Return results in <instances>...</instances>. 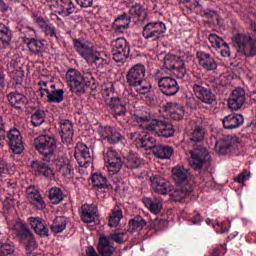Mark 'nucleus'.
Segmentation results:
<instances>
[{"mask_svg":"<svg viewBox=\"0 0 256 256\" xmlns=\"http://www.w3.org/2000/svg\"><path fill=\"white\" fill-rule=\"evenodd\" d=\"M13 39V32L9 26L0 23V49H7L11 45Z\"/></svg>","mask_w":256,"mask_h":256,"instance_id":"34","label":"nucleus"},{"mask_svg":"<svg viewBox=\"0 0 256 256\" xmlns=\"http://www.w3.org/2000/svg\"><path fill=\"white\" fill-rule=\"evenodd\" d=\"M196 57L199 65H201L203 69H206V71H215V69H217V62L215 61V58L211 56V54L198 51L196 53Z\"/></svg>","mask_w":256,"mask_h":256,"instance_id":"21","label":"nucleus"},{"mask_svg":"<svg viewBox=\"0 0 256 256\" xmlns=\"http://www.w3.org/2000/svg\"><path fill=\"white\" fill-rule=\"evenodd\" d=\"M43 32L45 33L46 37H49V39H57V30L53 24H48Z\"/></svg>","mask_w":256,"mask_h":256,"instance_id":"61","label":"nucleus"},{"mask_svg":"<svg viewBox=\"0 0 256 256\" xmlns=\"http://www.w3.org/2000/svg\"><path fill=\"white\" fill-rule=\"evenodd\" d=\"M189 59H186L188 61ZM171 73L175 75L178 79H182V81H189L190 76L187 73V69H185V60L179 62L178 66L172 69Z\"/></svg>","mask_w":256,"mask_h":256,"instance_id":"42","label":"nucleus"},{"mask_svg":"<svg viewBox=\"0 0 256 256\" xmlns=\"http://www.w3.org/2000/svg\"><path fill=\"white\" fill-rule=\"evenodd\" d=\"M192 191L193 186L191 185L177 186V188L170 193V197L173 199V201L181 203L186 197H188V195L192 193Z\"/></svg>","mask_w":256,"mask_h":256,"instance_id":"31","label":"nucleus"},{"mask_svg":"<svg viewBox=\"0 0 256 256\" xmlns=\"http://www.w3.org/2000/svg\"><path fill=\"white\" fill-rule=\"evenodd\" d=\"M118 157H119V154L117 153V151L113 150V148H109L106 154L104 155V161L105 163H107L108 161L112 159H116Z\"/></svg>","mask_w":256,"mask_h":256,"instance_id":"64","label":"nucleus"},{"mask_svg":"<svg viewBox=\"0 0 256 256\" xmlns=\"http://www.w3.org/2000/svg\"><path fill=\"white\" fill-rule=\"evenodd\" d=\"M74 157L77 159L80 167L87 168L91 165V152L89 151V147L84 143L78 142L76 144Z\"/></svg>","mask_w":256,"mask_h":256,"instance_id":"15","label":"nucleus"},{"mask_svg":"<svg viewBox=\"0 0 256 256\" xmlns=\"http://www.w3.org/2000/svg\"><path fill=\"white\" fill-rule=\"evenodd\" d=\"M166 29L163 22H149L144 26L142 35L147 41H159Z\"/></svg>","mask_w":256,"mask_h":256,"instance_id":"11","label":"nucleus"},{"mask_svg":"<svg viewBox=\"0 0 256 256\" xmlns=\"http://www.w3.org/2000/svg\"><path fill=\"white\" fill-rule=\"evenodd\" d=\"M5 139H7V131L5 130V124H3V119L0 118V149L5 147Z\"/></svg>","mask_w":256,"mask_h":256,"instance_id":"63","label":"nucleus"},{"mask_svg":"<svg viewBox=\"0 0 256 256\" xmlns=\"http://www.w3.org/2000/svg\"><path fill=\"white\" fill-rule=\"evenodd\" d=\"M31 123L34 127H41L45 123V111L36 110L31 116Z\"/></svg>","mask_w":256,"mask_h":256,"instance_id":"49","label":"nucleus"},{"mask_svg":"<svg viewBox=\"0 0 256 256\" xmlns=\"http://www.w3.org/2000/svg\"><path fill=\"white\" fill-rule=\"evenodd\" d=\"M158 83V89L162 95H166V97H175L177 93H179V83L177 80L173 78V76H162L156 78Z\"/></svg>","mask_w":256,"mask_h":256,"instance_id":"9","label":"nucleus"},{"mask_svg":"<svg viewBox=\"0 0 256 256\" xmlns=\"http://www.w3.org/2000/svg\"><path fill=\"white\" fill-rule=\"evenodd\" d=\"M193 93L200 101V103H204L205 105H215L217 103V96L213 93V90L208 86H205V83L198 79L194 81L192 86Z\"/></svg>","mask_w":256,"mask_h":256,"instance_id":"4","label":"nucleus"},{"mask_svg":"<svg viewBox=\"0 0 256 256\" xmlns=\"http://www.w3.org/2000/svg\"><path fill=\"white\" fill-rule=\"evenodd\" d=\"M74 47L77 53H79L83 57V59L87 61V63L92 61L93 56L97 53V51H95L94 49L95 46H93V43L89 41L75 39Z\"/></svg>","mask_w":256,"mask_h":256,"instance_id":"13","label":"nucleus"},{"mask_svg":"<svg viewBox=\"0 0 256 256\" xmlns=\"http://www.w3.org/2000/svg\"><path fill=\"white\" fill-rule=\"evenodd\" d=\"M148 227L150 229H154L155 231H161V229H165L167 227V220L155 218L151 220Z\"/></svg>","mask_w":256,"mask_h":256,"instance_id":"55","label":"nucleus"},{"mask_svg":"<svg viewBox=\"0 0 256 256\" xmlns=\"http://www.w3.org/2000/svg\"><path fill=\"white\" fill-rule=\"evenodd\" d=\"M66 81L72 91L77 95H83L85 93V83H83V75L77 69H69L66 72Z\"/></svg>","mask_w":256,"mask_h":256,"instance_id":"10","label":"nucleus"},{"mask_svg":"<svg viewBox=\"0 0 256 256\" xmlns=\"http://www.w3.org/2000/svg\"><path fill=\"white\" fill-rule=\"evenodd\" d=\"M201 15L205 18L208 19L210 23H219L221 17L215 10L211 9H205L201 11Z\"/></svg>","mask_w":256,"mask_h":256,"instance_id":"51","label":"nucleus"},{"mask_svg":"<svg viewBox=\"0 0 256 256\" xmlns=\"http://www.w3.org/2000/svg\"><path fill=\"white\" fill-rule=\"evenodd\" d=\"M30 169L34 175H42L43 177H51L53 169L41 160H33L30 163Z\"/></svg>","mask_w":256,"mask_h":256,"instance_id":"23","label":"nucleus"},{"mask_svg":"<svg viewBox=\"0 0 256 256\" xmlns=\"http://www.w3.org/2000/svg\"><path fill=\"white\" fill-rule=\"evenodd\" d=\"M82 83L86 86L85 93L87 92V88L91 89V91H97V87H99L93 73L89 70H86L82 75Z\"/></svg>","mask_w":256,"mask_h":256,"instance_id":"38","label":"nucleus"},{"mask_svg":"<svg viewBox=\"0 0 256 256\" xmlns=\"http://www.w3.org/2000/svg\"><path fill=\"white\" fill-rule=\"evenodd\" d=\"M126 166L128 169H138L141 166V158L135 153H130L126 157Z\"/></svg>","mask_w":256,"mask_h":256,"instance_id":"48","label":"nucleus"},{"mask_svg":"<svg viewBox=\"0 0 256 256\" xmlns=\"http://www.w3.org/2000/svg\"><path fill=\"white\" fill-rule=\"evenodd\" d=\"M55 9L58 15H64V17H69V15L75 13L76 7L71 0H57Z\"/></svg>","mask_w":256,"mask_h":256,"instance_id":"27","label":"nucleus"},{"mask_svg":"<svg viewBox=\"0 0 256 256\" xmlns=\"http://www.w3.org/2000/svg\"><path fill=\"white\" fill-rule=\"evenodd\" d=\"M164 111L170 114L171 119L174 121H181L185 117V108L183 106L175 103V102H168L164 106Z\"/></svg>","mask_w":256,"mask_h":256,"instance_id":"24","label":"nucleus"},{"mask_svg":"<svg viewBox=\"0 0 256 256\" xmlns=\"http://www.w3.org/2000/svg\"><path fill=\"white\" fill-rule=\"evenodd\" d=\"M28 201L32 205H36L38 209H45V202L43 201V197L39 192L33 194L31 197L28 198Z\"/></svg>","mask_w":256,"mask_h":256,"instance_id":"54","label":"nucleus"},{"mask_svg":"<svg viewBox=\"0 0 256 256\" xmlns=\"http://www.w3.org/2000/svg\"><path fill=\"white\" fill-rule=\"evenodd\" d=\"M61 139L64 145H71L75 130L73 129V122L71 120H60Z\"/></svg>","mask_w":256,"mask_h":256,"instance_id":"16","label":"nucleus"},{"mask_svg":"<svg viewBox=\"0 0 256 256\" xmlns=\"http://www.w3.org/2000/svg\"><path fill=\"white\" fill-rule=\"evenodd\" d=\"M233 146V136H224L216 141L215 151L219 155H227Z\"/></svg>","mask_w":256,"mask_h":256,"instance_id":"29","label":"nucleus"},{"mask_svg":"<svg viewBox=\"0 0 256 256\" xmlns=\"http://www.w3.org/2000/svg\"><path fill=\"white\" fill-rule=\"evenodd\" d=\"M135 120L137 123H141L143 128L145 129V125H149V123H153V121H157L149 112H137L134 114Z\"/></svg>","mask_w":256,"mask_h":256,"instance_id":"45","label":"nucleus"},{"mask_svg":"<svg viewBox=\"0 0 256 256\" xmlns=\"http://www.w3.org/2000/svg\"><path fill=\"white\" fill-rule=\"evenodd\" d=\"M123 139H125V137H123V135H121V133L117 131V129L112 128L106 141L110 145H117V143H120V141H123Z\"/></svg>","mask_w":256,"mask_h":256,"instance_id":"52","label":"nucleus"},{"mask_svg":"<svg viewBox=\"0 0 256 256\" xmlns=\"http://www.w3.org/2000/svg\"><path fill=\"white\" fill-rule=\"evenodd\" d=\"M147 225V221L141 216H135L128 223V231L130 233H135V231H142L143 227Z\"/></svg>","mask_w":256,"mask_h":256,"instance_id":"40","label":"nucleus"},{"mask_svg":"<svg viewBox=\"0 0 256 256\" xmlns=\"http://www.w3.org/2000/svg\"><path fill=\"white\" fill-rule=\"evenodd\" d=\"M180 3L184 5L188 11H193L199 7V0H180Z\"/></svg>","mask_w":256,"mask_h":256,"instance_id":"62","label":"nucleus"},{"mask_svg":"<svg viewBox=\"0 0 256 256\" xmlns=\"http://www.w3.org/2000/svg\"><path fill=\"white\" fill-rule=\"evenodd\" d=\"M129 25H131V17L127 15V13H123L118 16L113 23V28L118 33H123L125 30L129 29Z\"/></svg>","mask_w":256,"mask_h":256,"instance_id":"36","label":"nucleus"},{"mask_svg":"<svg viewBox=\"0 0 256 256\" xmlns=\"http://www.w3.org/2000/svg\"><path fill=\"white\" fill-rule=\"evenodd\" d=\"M56 171L61 173L63 177L73 175V163L71 160H69V158L62 156L56 161Z\"/></svg>","mask_w":256,"mask_h":256,"instance_id":"28","label":"nucleus"},{"mask_svg":"<svg viewBox=\"0 0 256 256\" xmlns=\"http://www.w3.org/2000/svg\"><path fill=\"white\" fill-rule=\"evenodd\" d=\"M245 101H247L245 89L241 87L235 88L228 99V107L232 111H239L245 105Z\"/></svg>","mask_w":256,"mask_h":256,"instance_id":"14","label":"nucleus"},{"mask_svg":"<svg viewBox=\"0 0 256 256\" xmlns=\"http://www.w3.org/2000/svg\"><path fill=\"white\" fill-rule=\"evenodd\" d=\"M88 63H95L97 69H103V67H107V65H109V60L107 58L99 56V53L96 52L92 56V60H90Z\"/></svg>","mask_w":256,"mask_h":256,"instance_id":"53","label":"nucleus"},{"mask_svg":"<svg viewBox=\"0 0 256 256\" xmlns=\"http://www.w3.org/2000/svg\"><path fill=\"white\" fill-rule=\"evenodd\" d=\"M28 221L36 235H39L40 237H49V228H47V224L43 221V218L30 217Z\"/></svg>","mask_w":256,"mask_h":256,"instance_id":"22","label":"nucleus"},{"mask_svg":"<svg viewBox=\"0 0 256 256\" xmlns=\"http://www.w3.org/2000/svg\"><path fill=\"white\" fill-rule=\"evenodd\" d=\"M111 131H113V127L111 126H100L98 128V134L103 140H107L109 138Z\"/></svg>","mask_w":256,"mask_h":256,"instance_id":"60","label":"nucleus"},{"mask_svg":"<svg viewBox=\"0 0 256 256\" xmlns=\"http://www.w3.org/2000/svg\"><path fill=\"white\" fill-rule=\"evenodd\" d=\"M81 211V220L84 223H93L97 219V207L95 205L84 204Z\"/></svg>","mask_w":256,"mask_h":256,"instance_id":"32","label":"nucleus"},{"mask_svg":"<svg viewBox=\"0 0 256 256\" xmlns=\"http://www.w3.org/2000/svg\"><path fill=\"white\" fill-rule=\"evenodd\" d=\"M128 16L130 17V20L134 19V21H139L141 17L143 20L147 17V10H145L141 4H136L130 8Z\"/></svg>","mask_w":256,"mask_h":256,"instance_id":"39","label":"nucleus"},{"mask_svg":"<svg viewBox=\"0 0 256 256\" xmlns=\"http://www.w3.org/2000/svg\"><path fill=\"white\" fill-rule=\"evenodd\" d=\"M141 147H145L147 151H152V153L155 151V148L157 147V140L154 137H151L149 135H146L140 139Z\"/></svg>","mask_w":256,"mask_h":256,"instance_id":"47","label":"nucleus"},{"mask_svg":"<svg viewBox=\"0 0 256 256\" xmlns=\"http://www.w3.org/2000/svg\"><path fill=\"white\" fill-rule=\"evenodd\" d=\"M8 139V145L15 155H21L25 151V146L23 145V136L17 128H12L6 133Z\"/></svg>","mask_w":256,"mask_h":256,"instance_id":"12","label":"nucleus"},{"mask_svg":"<svg viewBox=\"0 0 256 256\" xmlns=\"http://www.w3.org/2000/svg\"><path fill=\"white\" fill-rule=\"evenodd\" d=\"M121 219H123V210L119 207H115L109 216L108 225L109 227H117Z\"/></svg>","mask_w":256,"mask_h":256,"instance_id":"44","label":"nucleus"},{"mask_svg":"<svg viewBox=\"0 0 256 256\" xmlns=\"http://www.w3.org/2000/svg\"><path fill=\"white\" fill-rule=\"evenodd\" d=\"M67 228V218L65 216H57L50 226L53 233H63Z\"/></svg>","mask_w":256,"mask_h":256,"instance_id":"41","label":"nucleus"},{"mask_svg":"<svg viewBox=\"0 0 256 256\" xmlns=\"http://www.w3.org/2000/svg\"><path fill=\"white\" fill-rule=\"evenodd\" d=\"M16 239L21 245H24L26 251L29 249H35L37 247V241H35V235L29 229V226L23 222H18L15 226Z\"/></svg>","mask_w":256,"mask_h":256,"instance_id":"5","label":"nucleus"},{"mask_svg":"<svg viewBox=\"0 0 256 256\" xmlns=\"http://www.w3.org/2000/svg\"><path fill=\"white\" fill-rule=\"evenodd\" d=\"M144 128L146 131L155 133L158 137H165L166 139L175 135V128H173V124L165 120L156 119L152 121V123L146 124Z\"/></svg>","mask_w":256,"mask_h":256,"instance_id":"6","label":"nucleus"},{"mask_svg":"<svg viewBox=\"0 0 256 256\" xmlns=\"http://www.w3.org/2000/svg\"><path fill=\"white\" fill-rule=\"evenodd\" d=\"M208 40L214 49H221V43H223V38L219 37L217 34H210Z\"/></svg>","mask_w":256,"mask_h":256,"instance_id":"57","label":"nucleus"},{"mask_svg":"<svg viewBox=\"0 0 256 256\" xmlns=\"http://www.w3.org/2000/svg\"><path fill=\"white\" fill-rule=\"evenodd\" d=\"M191 54L189 52L184 53L180 56L175 54H166L163 58L164 69L167 71H173L174 68L179 67V62L186 59H191Z\"/></svg>","mask_w":256,"mask_h":256,"instance_id":"18","label":"nucleus"},{"mask_svg":"<svg viewBox=\"0 0 256 256\" xmlns=\"http://www.w3.org/2000/svg\"><path fill=\"white\" fill-rule=\"evenodd\" d=\"M108 169L110 172L119 173L121 171V167H123V161L121 160V157L113 158L112 160H108Z\"/></svg>","mask_w":256,"mask_h":256,"instance_id":"50","label":"nucleus"},{"mask_svg":"<svg viewBox=\"0 0 256 256\" xmlns=\"http://www.w3.org/2000/svg\"><path fill=\"white\" fill-rule=\"evenodd\" d=\"M147 69L142 63L135 64L126 73V83L140 95H147L151 91L150 84H146Z\"/></svg>","mask_w":256,"mask_h":256,"instance_id":"2","label":"nucleus"},{"mask_svg":"<svg viewBox=\"0 0 256 256\" xmlns=\"http://www.w3.org/2000/svg\"><path fill=\"white\" fill-rule=\"evenodd\" d=\"M190 143L195 147V151H191V157L189 163L194 171H201L203 166L209 165L211 156L207 148H204L201 144L205 139V128L197 124H193V127L188 132Z\"/></svg>","mask_w":256,"mask_h":256,"instance_id":"1","label":"nucleus"},{"mask_svg":"<svg viewBox=\"0 0 256 256\" xmlns=\"http://www.w3.org/2000/svg\"><path fill=\"white\" fill-rule=\"evenodd\" d=\"M34 147L42 157V161L51 163L55 161L57 151V138L47 134L39 135L34 139Z\"/></svg>","mask_w":256,"mask_h":256,"instance_id":"3","label":"nucleus"},{"mask_svg":"<svg viewBox=\"0 0 256 256\" xmlns=\"http://www.w3.org/2000/svg\"><path fill=\"white\" fill-rule=\"evenodd\" d=\"M48 197L51 201V203H53V205H59V203H61V201H63V190H61V188H51L49 190V194Z\"/></svg>","mask_w":256,"mask_h":256,"instance_id":"46","label":"nucleus"},{"mask_svg":"<svg viewBox=\"0 0 256 256\" xmlns=\"http://www.w3.org/2000/svg\"><path fill=\"white\" fill-rule=\"evenodd\" d=\"M131 46L125 38H117L112 48V59L116 63L123 65L129 58Z\"/></svg>","mask_w":256,"mask_h":256,"instance_id":"8","label":"nucleus"},{"mask_svg":"<svg viewBox=\"0 0 256 256\" xmlns=\"http://www.w3.org/2000/svg\"><path fill=\"white\" fill-rule=\"evenodd\" d=\"M152 153L157 159H171L173 153H175V149L169 145L157 144V147L154 148Z\"/></svg>","mask_w":256,"mask_h":256,"instance_id":"33","label":"nucleus"},{"mask_svg":"<svg viewBox=\"0 0 256 256\" xmlns=\"http://www.w3.org/2000/svg\"><path fill=\"white\" fill-rule=\"evenodd\" d=\"M92 185L97 191L109 187L107 184V177L103 176L101 173H94L92 175Z\"/></svg>","mask_w":256,"mask_h":256,"instance_id":"43","label":"nucleus"},{"mask_svg":"<svg viewBox=\"0 0 256 256\" xmlns=\"http://www.w3.org/2000/svg\"><path fill=\"white\" fill-rule=\"evenodd\" d=\"M107 105L120 125L129 123V119H127V104L123 99L111 97Z\"/></svg>","mask_w":256,"mask_h":256,"instance_id":"7","label":"nucleus"},{"mask_svg":"<svg viewBox=\"0 0 256 256\" xmlns=\"http://www.w3.org/2000/svg\"><path fill=\"white\" fill-rule=\"evenodd\" d=\"M152 188L159 195H167L171 192V183L161 176H154L150 178Z\"/></svg>","mask_w":256,"mask_h":256,"instance_id":"20","label":"nucleus"},{"mask_svg":"<svg viewBox=\"0 0 256 256\" xmlns=\"http://www.w3.org/2000/svg\"><path fill=\"white\" fill-rule=\"evenodd\" d=\"M44 91H46L48 103H63V99H65L64 89H57L55 84H52L49 90Z\"/></svg>","mask_w":256,"mask_h":256,"instance_id":"30","label":"nucleus"},{"mask_svg":"<svg viewBox=\"0 0 256 256\" xmlns=\"http://www.w3.org/2000/svg\"><path fill=\"white\" fill-rule=\"evenodd\" d=\"M110 239L119 245H123L127 238L125 237V232H114L110 234Z\"/></svg>","mask_w":256,"mask_h":256,"instance_id":"58","label":"nucleus"},{"mask_svg":"<svg viewBox=\"0 0 256 256\" xmlns=\"http://www.w3.org/2000/svg\"><path fill=\"white\" fill-rule=\"evenodd\" d=\"M245 118L241 114H229L222 119L224 129H237L243 125Z\"/></svg>","mask_w":256,"mask_h":256,"instance_id":"26","label":"nucleus"},{"mask_svg":"<svg viewBox=\"0 0 256 256\" xmlns=\"http://www.w3.org/2000/svg\"><path fill=\"white\" fill-rule=\"evenodd\" d=\"M15 253V245L10 243L0 244V256L13 255Z\"/></svg>","mask_w":256,"mask_h":256,"instance_id":"56","label":"nucleus"},{"mask_svg":"<svg viewBox=\"0 0 256 256\" xmlns=\"http://www.w3.org/2000/svg\"><path fill=\"white\" fill-rule=\"evenodd\" d=\"M6 97L11 107L18 109L19 111H23L27 103H29L27 96L18 91L10 92Z\"/></svg>","mask_w":256,"mask_h":256,"instance_id":"19","label":"nucleus"},{"mask_svg":"<svg viewBox=\"0 0 256 256\" xmlns=\"http://www.w3.org/2000/svg\"><path fill=\"white\" fill-rule=\"evenodd\" d=\"M12 77L16 85H21L23 83V77H25V72L21 68L16 69L12 72Z\"/></svg>","mask_w":256,"mask_h":256,"instance_id":"59","label":"nucleus"},{"mask_svg":"<svg viewBox=\"0 0 256 256\" xmlns=\"http://www.w3.org/2000/svg\"><path fill=\"white\" fill-rule=\"evenodd\" d=\"M98 253L102 256H111L115 253V247L111 245V238L107 236H102L98 243Z\"/></svg>","mask_w":256,"mask_h":256,"instance_id":"35","label":"nucleus"},{"mask_svg":"<svg viewBox=\"0 0 256 256\" xmlns=\"http://www.w3.org/2000/svg\"><path fill=\"white\" fill-rule=\"evenodd\" d=\"M143 203L145 205V207H147V209H149V211H151V213H154L155 215H157V213H160V211L163 209V203L161 201V198H143Z\"/></svg>","mask_w":256,"mask_h":256,"instance_id":"37","label":"nucleus"},{"mask_svg":"<svg viewBox=\"0 0 256 256\" xmlns=\"http://www.w3.org/2000/svg\"><path fill=\"white\" fill-rule=\"evenodd\" d=\"M172 179L178 186L187 187L189 184V170L185 167L176 166L172 168Z\"/></svg>","mask_w":256,"mask_h":256,"instance_id":"17","label":"nucleus"},{"mask_svg":"<svg viewBox=\"0 0 256 256\" xmlns=\"http://www.w3.org/2000/svg\"><path fill=\"white\" fill-rule=\"evenodd\" d=\"M27 47L32 55L37 57H43V53L47 51V44L45 40H39L36 38H30L27 43Z\"/></svg>","mask_w":256,"mask_h":256,"instance_id":"25","label":"nucleus"}]
</instances>
